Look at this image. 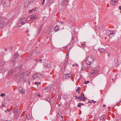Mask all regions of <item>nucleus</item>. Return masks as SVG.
Instances as JSON below:
<instances>
[{
	"instance_id": "f257e3e1",
	"label": "nucleus",
	"mask_w": 121,
	"mask_h": 121,
	"mask_svg": "<svg viewBox=\"0 0 121 121\" xmlns=\"http://www.w3.org/2000/svg\"><path fill=\"white\" fill-rule=\"evenodd\" d=\"M86 61L85 62L87 65H90L91 64L94 60V58L93 57L91 56H88L87 58H86Z\"/></svg>"
},
{
	"instance_id": "f03ea898",
	"label": "nucleus",
	"mask_w": 121,
	"mask_h": 121,
	"mask_svg": "<svg viewBox=\"0 0 121 121\" xmlns=\"http://www.w3.org/2000/svg\"><path fill=\"white\" fill-rule=\"evenodd\" d=\"M1 21L0 22V29L4 28V26L8 24L7 23V19L6 18H4L1 17Z\"/></svg>"
},
{
	"instance_id": "7ed1b4c3",
	"label": "nucleus",
	"mask_w": 121,
	"mask_h": 121,
	"mask_svg": "<svg viewBox=\"0 0 121 121\" xmlns=\"http://www.w3.org/2000/svg\"><path fill=\"white\" fill-rule=\"evenodd\" d=\"M27 23V22H26V20L25 18H21L18 22V26L19 27H21L22 25Z\"/></svg>"
},
{
	"instance_id": "20e7f679",
	"label": "nucleus",
	"mask_w": 121,
	"mask_h": 121,
	"mask_svg": "<svg viewBox=\"0 0 121 121\" xmlns=\"http://www.w3.org/2000/svg\"><path fill=\"white\" fill-rule=\"evenodd\" d=\"M115 32L112 30L111 31L110 30H107L106 31V34L108 35L109 37L110 38H111L113 36L115 35Z\"/></svg>"
},
{
	"instance_id": "39448f33",
	"label": "nucleus",
	"mask_w": 121,
	"mask_h": 121,
	"mask_svg": "<svg viewBox=\"0 0 121 121\" xmlns=\"http://www.w3.org/2000/svg\"><path fill=\"white\" fill-rule=\"evenodd\" d=\"M10 2L9 0H2V3L3 5L5 7L9 6L10 5Z\"/></svg>"
},
{
	"instance_id": "423d86ee",
	"label": "nucleus",
	"mask_w": 121,
	"mask_h": 121,
	"mask_svg": "<svg viewBox=\"0 0 121 121\" xmlns=\"http://www.w3.org/2000/svg\"><path fill=\"white\" fill-rule=\"evenodd\" d=\"M78 99L80 100L85 101L86 99L85 97L84 93L82 92L80 96L78 97Z\"/></svg>"
},
{
	"instance_id": "0eeeda50",
	"label": "nucleus",
	"mask_w": 121,
	"mask_h": 121,
	"mask_svg": "<svg viewBox=\"0 0 121 121\" xmlns=\"http://www.w3.org/2000/svg\"><path fill=\"white\" fill-rule=\"evenodd\" d=\"M32 1L31 0H26L24 2V6L27 7Z\"/></svg>"
},
{
	"instance_id": "6e6552de",
	"label": "nucleus",
	"mask_w": 121,
	"mask_h": 121,
	"mask_svg": "<svg viewBox=\"0 0 121 121\" xmlns=\"http://www.w3.org/2000/svg\"><path fill=\"white\" fill-rule=\"evenodd\" d=\"M71 76L70 74L67 73L64 74L63 77V79H66L70 78Z\"/></svg>"
},
{
	"instance_id": "1a4fd4ad",
	"label": "nucleus",
	"mask_w": 121,
	"mask_h": 121,
	"mask_svg": "<svg viewBox=\"0 0 121 121\" xmlns=\"http://www.w3.org/2000/svg\"><path fill=\"white\" fill-rule=\"evenodd\" d=\"M5 61L3 59H0V67L5 64Z\"/></svg>"
},
{
	"instance_id": "9d476101",
	"label": "nucleus",
	"mask_w": 121,
	"mask_h": 121,
	"mask_svg": "<svg viewBox=\"0 0 121 121\" xmlns=\"http://www.w3.org/2000/svg\"><path fill=\"white\" fill-rule=\"evenodd\" d=\"M19 90L21 93H22L23 94L25 93V90L23 89L22 87H20L19 88Z\"/></svg>"
},
{
	"instance_id": "9b49d317",
	"label": "nucleus",
	"mask_w": 121,
	"mask_h": 121,
	"mask_svg": "<svg viewBox=\"0 0 121 121\" xmlns=\"http://www.w3.org/2000/svg\"><path fill=\"white\" fill-rule=\"evenodd\" d=\"M18 60V58H15V57H13L11 59V61L13 63L17 62Z\"/></svg>"
},
{
	"instance_id": "f8f14e48",
	"label": "nucleus",
	"mask_w": 121,
	"mask_h": 121,
	"mask_svg": "<svg viewBox=\"0 0 121 121\" xmlns=\"http://www.w3.org/2000/svg\"><path fill=\"white\" fill-rule=\"evenodd\" d=\"M33 79H35L37 78H40V77L39 75L37 74H35L32 77Z\"/></svg>"
},
{
	"instance_id": "ddd939ff",
	"label": "nucleus",
	"mask_w": 121,
	"mask_h": 121,
	"mask_svg": "<svg viewBox=\"0 0 121 121\" xmlns=\"http://www.w3.org/2000/svg\"><path fill=\"white\" fill-rule=\"evenodd\" d=\"M54 29L55 32L58 31L59 30V26L58 25L56 26L54 28Z\"/></svg>"
},
{
	"instance_id": "4468645a",
	"label": "nucleus",
	"mask_w": 121,
	"mask_h": 121,
	"mask_svg": "<svg viewBox=\"0 0 121 121\" xmlns=\"http://www.w3.org/2000/svg\"><path fill=\"white\" fill-rule=\"evenodd\" d=\"M20 74H21L22 75H25L24 76H28L29 75V73H27V72L25 71L22 73H20Z\"/></svg>"
},
{
	"instance_id": "2eb2a0df",
	"label": "nucleus",
	"mask_w": 121,
	"mask_h": 121,
	"mask_svg": "<svg viewBox=\"0 0 121 121\" xmlns=\"http://www.w3.org/2000/svg\"><path fill=\"white\" fill-rule=\"evenodd\" d=\"M36 15H32L30 17V19L31 20H33L34 19H35L36 18Z\"/></svg>"
},
{
	"instance_id": "dca6fc26",
	"label": "nucleus",
	"mask_w": 121,
	"mask_h": 121,
	"mask_svg": "<svg viewBox=\"0 0 121 121\" xmlns=\"http://www.w3.org/2000/svg\"><path fill=\"white\" fill-rule=\"evenodd\" d=\"M61 3L62 5H66L67 3L68 2L65 0H62Z\"/></svg>"
},
{
	"instance_id": "f3484780",
	"label": "nucleus",
	"mask_w": 121,
	"mask_h": 121,
	"mask_svg": "<svg viewBox=\"0 0 121 121\" xmlns=\"http://www.w3.org/2000/svg\"><path fill=\"white\" fill-rule=\"evenodd\" d=\"M14 113L15 114L14 115V117L16 118H17L18 117L20 113V112H19L15 113Z\"/></svg>"
},
{
	"instance_id": "a211bd4d",
	"label": "nucleus",
	"mask_w": 121,
	"mask_h": 121,
	"mask_svg": "<svg viewBox=\"0 0 121 121\" xmlns=\"http://www.w3.org/2000/svg\"><path fill=\"white\" fill-rule=\"evenodd\" d=\"M18 108L17 107H15L14 108V111L13 112L14 113L20 112L18 111Z\"/></svg>"
},
{
	"instance_id": "6ab92c4d",
	"label": "nucleus",
	"mask_w": 121,
	"mask_h": 121,
	"mask_svg": "<svg viewBox=\"0 0 121 121\" xmlns=\"http://www.w3.org/2000/svg\"><path fill=\"white\" fill-rule=\"evenodd\" d=\"M24 80L26 82H27L28 81V80L26 78V76H22Z\"/></svg>"
},
{
	"instance_id": "aec40b11",
	"label": "nucleus",
	"mask_w": 121,
	"mask_h": 121,
	"mask_svg": "<svg viewBox=\"0 0 121 121\" xmlns=\"http://www.w3.org/2000/svg\"><path fill=\"white\" fill-rule=\"evenodd\" d=\"M44 67L48 68H49L51 67V65L49 64H46L44 65Z\"/></svg>"
},
{
	"instance_id": "412c9836",
	"label": "nucleus",
	"mask_w": 121,
	"mask_h": 121,
	"mask_svg": "<svg viewBox=\"0 0 121 121\" xmlns=\"http://www.w3.org/2000/svg\"><path fill=\"white\" fill-rule=\"evenodd\" d=\"M99 52L102 53L103 52H104V50L103 48H99Z\"/></svg>"
},
{
	"instance_id": "4be33fe9",
	"label": "nucleus",
	"mask_w": 121,
	"mask_h": 121,
	"mask_svg": "<svg viewBox=\"0 0 121 121\" xmlns=\"http://www.w3.org/2000/svg\"><path fill=\"white\" fill-rule=\"evenodd\" d=\"M82 69H81V70H84V68L83 69V67H84V68H85L86 67H85V64L84 63V62L82 63Z\"/></svg>"
},
{
	"instance_id": "5701e85b",
	"label": "nucleus",
	"mask_w": 121,
	"mask_h": 121,
	"mask_svg": "<svg viewBox=\"0 0 121 121\" xmlns=\"http://www.w3.org/2000/svg\"><path fill=\"white\" fill-rule=\"evenodd\" d=\"M18 53H15L14 54V57L15 58H18Z\"/></svg>"
},
{
	"instance_id": "b1692460",
	"label": "nucleus",
	"mask_w": 121,
	"mask_h": 121,
	"mask_svg": "<svg viewBox=\"0 0 121 121\" xmlns=\"http://www.w3.org/2000/svg\"><path fill=\"white\" fill-rule=\"evenodd\" d=\"M77 40V38H76V37H72L71 39V40L74 41L75 40Z\"/></svg>"
},
{
	"instance_id": "393cba45",
	"label": "nucleus",
	"mask_w": 121,
	"mask_h": 121,
	"mask_svg": "<svg viewBox=\"0 0 121 121\" xmlns=\"http://www.w3.org/2000/svg\"><path fill=\"white\" fill-rule=\"evenodd\" d=\"M117 0H116V1H114L113 2V3H112V5L113 6L115 5V3H117Z\"/></svg>"
},
{
	"instance_id": "a878e982",
	"label": "nucleus",
	"mask_w": 121,
	"mask_h": 121,
	"mask_svg": "<svg viewBox=\"0 0 121 121\" xmlns=\"http://www.w3.org/2000/svg\"><path fill=\"white\" fill-rule=\"evenodd\" d=\"M52 87V86H47L46 87V89H48L50 90H51Z\"/></svg>"
},
{
	"instance_id": "bb28decb",
	"label": "nucleus",
	"mask_w": 121,
	"mask_h": 121,
	"mask_svg": "<svg viewBox=\"0 0 121 121\" xmlns=\"http://www.w3.org/2000/svg\"><path fill=\"white\" fill-rule=\"evenodd\" d=\"M41 28L40 27V28H39V29H38V32H37L38 35L39 34V33H40V32L41 30Z\"/></svg>"
},
{
	"instance_id": "cd10ccee",
	"label": "nucleus",
	"mask_w": 121,
	"mask_h": 121,
	"mask_svg": "<svg viewBox=\"0 0 121 121\" xmlns=\"http://www.w3.org/2000/svg\"><path fill=\"white\" fill-rule=\"evenodd\" d=\"M55 0H49V2L50 4L53 3Z\"/></svg>"
},
{
	"instance_id": "c85d7f7f",
	"label": "nucleus",
	"mask_w": 121,
	"mask_h": 121,
	"mask_svg": "<svg viewBox=\"0 0 121 121\" xmlns=\"http://www.w3.org/2000/svg\"><path fill=\"white\" fill-rule=\"evenodd\" d=\"M77 40H71V42L72 43V45H73L74 43H75L76 41Z\"/></svg>"
},
{
	"instance_id": "c756f323",
	"label": "nucleus",
	"mask_w": 121,
	"mask_h": 121,
	"mask_svg": "<svg viewBox=\"0 0 121 121\" xmlns=\"http://www.w3.org/2000/svg\"><path fill=\"white\" fill-rule=\"evenodd\" d=\"M45 99H45V100H46V101H48V102H49L51 100H50V98H45Z\"/></svg>"
},
{
	"instance_id": "7c9ffc66",
	"label": "nucleus",
	"mask_w": 121,
	"mask_h": 121,
	"mask_svg": "<svg viewBox=\"0 0 121 121\" xmlns=\"http://www.w3.org/2000/svg\"><path fill=\"white\" fill-rule=\"evenodd\" d=\"M20 77V74L19 73L17 74V75H16L15 76V78H17L18 77Z\"/></svg>"
},
{
	"instance_id": "2f4dec72",
	"label": "nucleus",
	"mask_w": 121,
	"mask_h": 121,
	"mask_svg": "<svg viewBox=\"0 0 121 121\" xmlns=\"http://www.w3.org/2000/svg\"><path fill=\"white\" fill-rule=\"evenodd\" d=\"M81 88L80 87H78V89L76 90V92H78V91H79V90L81 89Z\"/></svg>"
},
{
	"instance_id": "473e14b6",
	"label": "nucleus",
	"mask_w": 121,
	"mask_h": 121,
	"mask_svg": "<svg viewBox=\"0 0 121 121\" xmlns=\"http://www.w3.org/2000/svg\"><path fill=\"white\" fill-rule=\"evenodd\" d=\"M26 117L29 120L30 119V116L28 115H27L26 116Z\"/></svg>"
},
{
	"instance_id": "72a5a7b5",
	"label": "nucleus",
	"mask_w": 121,
	"mask_h": 121,
	"mask_svg": "<svg viewBox=\"0 0 121 121\" xmlns=\"http://www.w3.org/2000/svg\"><path fill=\"white\" fill-rule=\"evenodd\" d=\"M98 72V71H97L95 70L93 72H92V73H93V74H95L97 73Z\"/></svg>"
},
{
	"instance_id": "f704fd0d",
	"label": "nucleus",
	"mask_w": 121,
	"mask_h": 121,
	"mask_svg": "<svg viewBox=\"0 0 121 121\" xmlns=\"http://www.w3.org/2000/svg\"><path fill=\"white\" fill-rule=\"evenodd\" d=\"M50 30H48L47 31V32H46V34H47L48 35L49 34V33L50 32Z\"/></svg>"
},
{
	"instance_id": "c9c22d12",
	"label": "nucleus",
	"mask_w": 121,
	"mask_h": 121,
	"mask_svg": "<svg viewBox=\"0 0 121 121\" xmlns=\"http://www.w3.org/2000/svg\"><path fill=\"white\" fill-rule=\"evenodd\" d=\"M89 82H90L89 81H84V83L85 84H87V83H89Z\"/></svg>"
},
{
	"instance_id": "e433bc0d",
	"label": "nucleus",
	"mask_w": 121,
	"mask_h": 121,
	"mask_svg": "<svg viewBox=\"0 0 121 121\" xmlns=\"http://www.w3.org/2000/svg\"><path fill=\"white\" fill-rule=\"evenodd\" d=\"M68 59H67V60H66V62H65L64 64V65L65 66L67 64V61H68Z\"/></svg>"
},
{
	"instance_id": "4c0bfd02",
	"label": "nucleus",
	"mask_w": 121,
	"mask_h": 121,
	"mask_svg": "<svg viewBox=\"0 0 121 121\" xmlns=\"http://www.w3.org/2000/svg\"><path fill=\"white\" fill-rule=\"evenodd\" d=\"M36 74H37L38 75H39L40 77V78L41 77V75L40 73H36Z\"/></svg>"
},
{
	"instance_id": "58836bf2",
	"label": "nucleus",
	"mask_w": 121,
	"mask_h": 121,
	"mask_svg": "<svg viewBox=\"0 0 121 121\" xmlns=\"http://www.w3.org/2000/svg\"><path fill=\"white\" fill-rule=\"evenodd\" d=\"M103 116H101L99 118V119L100 120H102L103 118Z\"/></svg>"
},
{
	"instance_id": "ea45409f",
	"label": "nucleus",
	"mask_w": 121,
	"mask_h": 121,
	"mask_svg": "<svg viewBox=\"0 0 121 121\" xmlns=\"http://www.w3.org/2000/svg\"><path fill=\"white\" fill-rule=\"evenodd\" d=\"M94 75V74H93V73H91V74L90 75V76H91V77H92V76H93Z\"/></svg>"
},
{
	"instance_id": "a19ab883",
	"label": "nucleus",
	"mask_w": 121,
	"mask_h": 121,
	"mask_svg": "<svg viewBox=\"0 0 121 121\" xmlns=\"http://www.w3.org/2000/svg\"><path fill=\"white\" fill-rule=\"evenodd\" d=\"M5 95L4 93H2L0 95V96H4Z\"/></svg>"
},
{
	"instance_id": "79ce46f5",
	"label": "nucleus",
	"mask_w": 121,
	"mask_h": 121,
	"mask_svg": "<svg viewBox=\"0 0 121 121\" xmlns=\"http://www.w3.org/2000/svg\"><path fill=\"white\" fill-rule=\"evenodd\" d=\"M33 11L32 10H30L29 11V13H30L31 12L32 13Z\"/></svg>"
},
{
	"instance_id": "37998d69",
	"label": "nucleus",
	"mask_w": 121,
	"mask_h": 121,
	"mask_svg": "<svg viewBox=\"0 0 121 121\" xmlns=\"http://www.w3.org/2000/svg\"><path fill=\"white\" fill-rule=\"evenodd\" d=\"M79 104H80L82 106H83L84 105V104L83 103H79Z\"/></svg>"
},
{
	"instance_id": "c03bdc74",
	"label": "nucleus",
	"mask_w": 121,
	"mask_h": 121,
	"mask_svg": "<svg viewBox=\"0 0 121 121\" xmlns=\"http://www.w3.org/2000/svg\"><path fill=\"white\" fill-rule=\"evenodd\" d=\"M91 101L92 102H93L94 103V104H95V103H96V101H94V100H91Z\"/></svg>"
},
{
	"instance_id": "a18cd8bd",
	"label": "nucleus",
	"mask_w": 121,
	"mask_h": 121,
	"mask_svg": "<svg viewBox=\"0 0 121 121\" xmlns=\"http://www.w3.org/2000/svg\"><path fill=\"white\" fill-rule=\"evenodd\" d=\"M42 1L43 2L42 3H43V4H44V3H45L44 2L45 1V0H42Z\"/></svg>"
},
{
	"instance_id": "49530a36",
	"label": "nucleus",
	"mask_w": 121,
	"mask_h": 121,
	"mask_svg": "<svg viewBox=\"0 0 121 121\" xmlns=\"http://www.w3.org/2000/svg\"><path fill=\"white\" fill-rule=\"evenodd\" d=\"M85 44L83 43L82 44V46H85Z\"/></svg>"
},
{
	"instance_id": "de8ad7c7",
	"label": "nucleus",
	"mask_w": 121,
	"mask_h": 121,
	"mask_svg": "<svg viewBox=\"0 0 121 121\" xmlns=\"http://www.w3.org/2000/svg\"><path fill=\"white\" fill-rule=\"evenodd\" d=\"M81 105H80V104H78V107H81Z\"/></svg>"
},
{
	"instance_id": "09e8293b",
	"label": "nucleus",
	"mask_w": 121,
	"mask_h": 121,
	"mask_svg": "<svg viewBox=\"0 0 121 121\" xmlns=\"http://www.w3.org/2000/svg\"><path fill=\"white\" fill-rule=\"evenodd\" d=\"M38 96L39 97H40L41 96V95L40 94H38Z\"/></svg>"
},
{
	"instance_id": "8fccbe9b",
	"label": "nucleus",
	"mask_w": 121,
	"mask_h": 121,
	"mask_svg": "<svg viewBox=\"0 0 121 121\" xmlns=\"http://www.w3.org/2000/svg\"><path fill=\"white\" fill-rule=\"evenodd\" d=\"M117 121H121V119H118L117 120Z\"/></svg>"
},
{
	"instance_id": "3c124183",
	"label": "nucleus",
	"mask_w": 121,
	"mask_h": 121,
	"mask_svg": "<svg viewBox=\"0 0 121 121\" xmlns=\"http://www.w3.org/2000/svg\"><path fill=\"white\" fill-rule=\"evenodd\" d=\"M13 46H12V47H11L10 48V49H11V50H12L13 48Z\"/></svg>"
},
{
	"instance_id": "603ef678",
	"label": "nucleus",
	"mask_w": 121,
	"mask_h": 121,
	"mask_svg": "<svg viewBox=\"0 0 121 121\" xmlns=\"http://www.w3.org/2000/svg\"><path fill=\"white\" fill-rule=\"evenodd\" d=\"M118 8L120 10H121V6H119Z\"/></svg>"
},
{
	"instance_id": "864d4df0",
	"label": "nucleus",
	"mask_w": 121,
	"mask_h": 121,
	"mask_svg": "<svg viewBox=\"0 0 121 121\" xmlns=\"http://www.w3.org/2000/svg\"><path fill=\"white\" fill-rule=\"evenodd\" d=\"M16 69H20V68H19V67H17L16 68Z\"/></svg>"
},
{
	"instance_id": "5fc2aeb1",
	"label": "nucleus",
	"mask_w": 121,
	"mask_h": 121,
	"mask_svg": "<svg viewBox=\"0 0 121 121\" xmlns=\"http://www.w3.org/2000/svg\"><path fill=\"white\" fill-rule=\"evenodd\" d=\"M74 97H75L76 98H78V97L77 96H75Z\"/></svg>"
},
{
	"instance_id": "6e6d98bb",
	"label": "nucleus",
	"mask_w": 121,
	"mask_h": 121,
	"mask_svg": "<svg viewBox=\"0 0 121 121\" xmlns=\"http://www.w3.org/2000/svg\"><path fill=\"white\" fill-rule=\"evenodd\" d=\"M13 73V72L12 71H11L9 73L10 74H11V73Z\"/></svg>"
},
{
	"instance_id": "4d7b16f0",
	"label": "nucleus",
	"mask_w": 121,
	"mask_h": 121,
	"mask_svg": "<svg viewBox=\"0 0 121 121\" xmlns=\"http://www.w3.org/2000/svg\"><path fill=\"white\" fill-rule=\"evenodd\" d=\"M41 84V83L40 82H38V85L40 84Z\"/></svg>"
},
{
	"instance_id": "13d9d810",
	"label": "nucleus",
	"mask_w": 121,
	"mask_h": 121,
	"mask_svg": "<svg viewBox=\"0 0 121 121\" xmlns=\"http://www.w3.org/2000/svg\"><path fill=\"white\" fill-rule=\"evenodd\" d=\"M28 83L29 85H30V81H28Z\"/></svg>"
},
{
	"instance_id": "bf43d9fd",
	"label": "nucleus",
	"mask_w": 121,
	"mask_h": 121,
	"mask_svg": "<svg viewBox=\"0 0 121 121\" xmlns=\"http://www.w3.org/2000/svg\"><path fill=\"white\" fill-rule=\"evenodd\" d=\"M48 98H50V99H51V97L50 96H49L48 97Z\"/></svg>"
},
{
	"instance_id": "052dcab7",
	"label": "nucleus",
	"mask_w": 121,
	"mask_h": 121,
	"mask_svg": "<svg viewBox=\"0 0 121 121\" xmlns=\"http://www.w3.org/2000/svg\"><path fill=\"white\" fill-rule=\"evenodd\" d=\"M2 107H4V104H2Z\"/></svg>"
},
{
	"instance_id": "680f3d73",
	"label": "nucleus",
	"mask_w": 121,
	"mask_h": 121,
	"mask_svg": "<svg viewBox=\"0 0 121 121\" xmlns=\"http://www.w3.org/2000/svg\"><path fill=\"white\" fill-rule=\"evenodd\" d=\"M92 102L91 101H88V103H91Z\"/></svg>"
},
{
	"instance_id": "e2e57ef3",
	"label": "nucleus",
	"mask_w": 121,
	"mask_h": 121,
	"mask_svg": "<svg viewBox=\"0 0 121 121\" xmlns=\"http://www.w3.org/2000/svg\"><path fill=\"white\" fill-rule=\"evenodd\" d=\"M35 84H37V85H38V82H35Z\"/></svg>"
},
{
	"instance_id": "0e129e2a",
	"label": "nucleus",
	"mask_w": 121,
	"mask_h": 121,
	"mask_svg": "<svg viewBox=\"0 0 121 121\" xmlns=\"http://www.w3.org/2000/svg\"><path fill=\"white\" fill-rule=\"evenodd\" d=\"M7 110L8 111V112H10V111H9V110L8 109H7Z\"/></svg>"
},
{
	"instance_id": "69168bd1",
	"label": "nucleus",
	"mask_w": 121,
	"mask_h": 121,
	"mask_svg": "<svg viewBox=\"0 0 121 121\" xmlns=\"http://www.w3.org/2000/svg\"><path fill=\"white\" fill-rule=\"evenodd\" d=\"M69 55V54L68 53V52L67 53V56H68Z\"/></svg>"
},
{
	"instance_id": "338daca9",
	"label": "nucleus",
	"mask_w": 121,
	"mask_h": 121,
	"mask_svg": "<svg viewBox=\"0 0 121 121\" xmlns=\"http://www.w3.org/2000/svg\"><path fill=\"white\" fill-rule=\"evenodd\" d=\"M29 32V31L28 30H26V32L27 33H28Z\"/></svg>"
},
{
	"instance_id": "774afa93",
	"label": "nucleus",
	"mask_w": 121,
	"mask_h": 121,
	"mask_svg": "<svg viewBox=\"0 0 121 121\" xmlns=\"http://www.w3.org/2000/svg\"><path fill=\"white\" fill-rule=\"evenodd\" d=\"M42 59H40L39 60V61H42Z\"/></svg>"
}]
</instances>
